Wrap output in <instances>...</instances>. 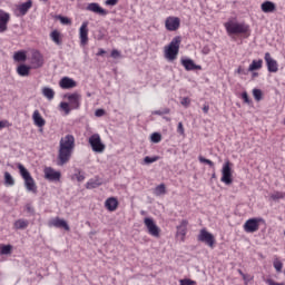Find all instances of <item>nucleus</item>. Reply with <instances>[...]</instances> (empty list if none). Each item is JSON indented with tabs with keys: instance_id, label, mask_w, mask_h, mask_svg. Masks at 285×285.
<instances>
[{
	"instance_id": "obj_1",
	"label": "nucleus",
	"mask_w": 285,
	"mask_h": 285,
	"mask_svg": "<svg viewBox=\"0 0 285 285\" xmlns=\"http://www.w3.org/2000/svg\"><path fill=\"white\" fill-rule=\"evenodd\" d=\"M72 150H75V136L66 135L60 139L58 150V166H66L72 157Z\"/></svg>"
},
{
	"instance_id": "obj_2",
	"label": "nucleus",
	"mask_w": 285,
	"mask_h": 285,
	"mask_svg": "<svg viewBox=\"0 0 285 285\" xmlns=\"http://www.w3.org/2000/svg\"><path fill=\"white\" fill-rule=\"evenodd\" d=\"M181 43V37L176 36L173 38L170 43L165 47V58L168 59V61H175L177 59V55H179V46Z\"/></svg>"
},
{
	"instance_id": "obj_3",
	"label": "nucleus",
	"mask_w": 285,
	"mask_h": 285,
	"mask_svg": "<svg viewBox=\"0 0 285 285\" xmlns=\"http://www.w3.org/2000/svg\"><path fill=\"white\" fill-rule=\"evenodd\" d=\"M225 29L227 31V35H229V37L232 35H246V32H248L249 27L246 23H239V22H235V21H228L225 22Z\"/></svg>"
},
{
	"instance_id": "obj_4",
	"label": "nucleus",
	"mask_w": 285,
	"mask_h": 285,
	"mask_svg": "<svg viewBox=\"0 0 285 285\" xmlns=\"http://www.w3.org/2000/svg\"><path fill=\"white\" fill-rule=\"evenodd\" d=\"M220 181L226 184V186H230V184H233V164L230 160H227L223 165Z\"/></svg>"
},
{
	"instance_id": "obj_5",
	"label": "nucleus",
	"mask_w": 285,
	"mask_h": 285,
	"mask_svg": "<svg viewBox=\"0 0 285 285\" xmlns=\"http://www.w3.org/2000/svg\"><path fill=\"white\" fill-rule=\"evenodd\" d=\"M89 145L94 153H104V150H106V145L101 141V136H99V134H94L89 137Z\"/></svg>"
},
{
	"instance_id": "obj_6",
	"label": "nucleus",
	"mask_w": 285,
	"mask_h": 285,
	"mask_svg": "<svg viewBox=\"0 0 285 285\" xmlns=\"http://www.w3.org/2000/svg\"><path fill=\"white\" fill-rule=\"evenodd\" d=\"M262 222H264V218H249L245 222L243 228L245 233H257V230H259V224H262Z\"/></svg>"
},
{
	"instance_id": "obj_7",
	"label": "nucleus",
	"mask_w": 285,
	"mask_h": 285,
	"mask_svg": "<svg viewBox=\"0 0 285 285\" xmlns=\"http://www.w3.org/2000/svg\"><path fill=\"white\" fill-rule=\"evenodd\" d=\"M198 242L206 244L209 248H215V236L210 232L206 230V228L200 229Z\"/></svg>"
},
{
	"instance_id": "obj_8",
	"label": "nucleus",
	"mask_w": 285,
	"mask_h": 285,
	"mask_svg": "<svg viewBox=\"0 0 285 285\" xmlns=\"http://www.w3.org/2000/svg\"><path fill=\"white\" fill-rule=\"evenodd\" d=\"M144 224L149 233V235H151V237H159V226H157V224L155 223V219L150 218V217H146L144 219Z\"/></svg>"
},
{
	"instance_id": "obj_9",
	"label": "nucleus",
	"mask_w": 285,
	"mask_h": 285,
	"mask_svg": "<svg viewBox=\"0 0 285 285\" xmlns=\"http://www.w3.org/2000/svg\"><path fill=\"white\" fill-rule=\"evenodd\" d=\"M65 99H68V104L71 110H79L81 106V95L73 92L65 95Z\"/></svg>"
},
{
	"instance_id": "obj_10",
	"label": "nucleus",
	"mask_w": 285,
	"mask_h": 285,
	"mask_svg": "<svg viewBox=\"0 0 285 285\" xmlns=\"http://www.w3.org/2000/svg\"><path fill=\"white\" fill-rule=\"evenodd\" d=\"M181 24V20L178 17H168L165 21V28L169 32H175L179 30V26Z\"/></svg>"
},
{
	"instance_id": "obj_11",
	"label": "nucleus",
	"mask_w": 285,
	"mask_h": 285,
	"mask_svg": "<svg viewBox=\"0 0 285 285\" xmlns=\"http://www.w3.org/2000/svg\"><path fill=\"white\" fill-rule=\"evenodd\" d=\"M45 178L48 179V181H59V179H61V171H57L52 167H46Z\"/></svg>"
},
{
	"instance_id": "obj_12",
	"label": "nucleus",
	"mask_w": 285,
	"mask_h": 285,
	"mask_svg": "<svg viewBox=\"0 0 285 285\" xmlns=\"http://www.w3.org/2000/svg\"><path fill=\"white\" fill-rule=\"evenodd\" d=\"M264 59L266 61L268 72H277L279 70V65H277V60L271 57V52H266Z\"/></svg>"
},
{
	"instance_id": "obj_13",
	"label": "nucleus",
	"mask_w": 285,
	"mask_h": 285,
	"mask_svg": "<svg viewBox=\"0 0 285 285\" xmlns=\"http://www.w3.org/2000/svg\"><path fill=\"white\" fill-rule=\"evenodd\" d=\"M181 66H184L185 70H187L188 72L193 71V70H202V66L196 65L195 61L190 58H183L180 60Z\"/></svg>"
},
{
	"instance_id": "obj_14",
	"label": "nucleus",
	"mask_w": 285,
	"mask_h": 285,
	"mask_svg": "<svg viewBox=\"0 0 285 285\" xmlns=\"http://www.w3.org/2000/svg\"><path fill=\"white\" fill-rule=\"evenodd\" d=\"M86 10H88L89 12H95V14H100V17H106V14H108V11L101 8V6H99V3L97 2L89 3Z\"/></svg>"
},
{
	"instance_id": "obj_15",
	"label": "nucleus",
	"mask_w": 285,
	"mask_h": 285,
	"mask_svg": "<svg viewBox=\"0 0 285 285\" xmlns=\"http://www.w3.org/2000/svg\"><path fill=\"white\" fill-rule=\"evenodd\" d=\"M59 86H60V88H62V90H70L72 88H77V81H75V79H72L70 77H63L59 81Z\"/></svg>"
},
{
	"instance_id": "obj_16",
	"label": "nucleus",
	"mask_w": 285,
	"mask_h": 285,
	"mask_svg": "<svg viewBox=\"0 0 285 285\" xmlns=\"http://www.w3.org/2000/svg\"><path fill=\"white\" fill-rule=\"evenodd\" d=\"M79 37L81 46H86L88 43V21L82 22L79 29Z\"/></svg>"
},
{
	"instance_id": "obj_17",
	"label": "nucleus",
	"mask_w": 285,
	"mask_h": 285,
	"mask_svg": "<svg viewBox=\"0 0 285 285\" xmlns=\"http://www.w3.org/2000/svg\"><path fill=\"white\" fill-rule=\"evenodd\" d=\"M49 226H53L55 228H63V230H70V225L62 218L56 217L50 223Z\"/></svg>"
},
{
	"instance_id": "obj_18",
	"label": "nucleus",
	"mask_w": 285,
	"mask_h": 285,
	"mask_svg": "<svg viewBox=\"0 0 285 285\" xmlns=\"http://www.w3.org/2000/svg\"><path fill=\"white\" fill-rule=\"evenodd\" d=\"M10 21V13L0 10V32L8 30V22Z\"/></svg>"
},
{
	"instance_id": "obj_19",
	"label": "nucleus",
	"mask_w": 285,
	"mask_h": 285,
	"mask_svg": "<svg viewBox=\"0 0 285 285\" xmlns=\"http://www.w3.org/2000/svg\"><path fill=\"white\" fill-rule=\"evenodd\" d=\"M31 66L33 68H41L43 66V56L39 51H33L31 55Z\"/></svg>"
},
{
	"instance_id": "obj_20",
	"label": "nucleus",
	"mask_w": 285,
	"mask_h": 285,
	"mask_svg": "<svg viewBox=\"0 0 285 285\" xmlns=\"http://www.w3.org/2000/svg\"><path fill=\"white\" fill-rule=\"evenodd\" d=\"M105 207L107 210H109V213H115V210H117L119 207V200H117L115 197H109L105 202Z\"/></svg>"
},
{
	"instance_id": "obj_21",
	"label": "nucleus",
	"mask_w": 285,
	"mask_h": 285,
	"mask_svg": "<svg viewBox=\"0 0 285 285\" xmlns=\"http://www.w3.org/2000/svg\"><path fill=\"white\" fill-rule=\"evenodd\" d=\"M261 10L262 12H265L266 14L271 13V12H275V10H277V4H275V2L273 1H265L261 4Z\"/></svg>"
},
{
	"instance_id": "obj_22",
	"label": "nucleus",
	"mask_w": 285,
	"mask_h": 285,
	"mask_svg": "<svg viewBox=\"0 0 285 285\" xmlns=\"http://www.w3.org/2000/svg\"><path fill=\"white\" fill-rule=\"evenodd\" d=\"M24 188H27L28 193L37 195V183H35V178H32V176L24 178Z\"/></svg>"
},
{
	"instance_id": "obj_23",
	"label": "nucleus",
	"mask_w": 285,
	"mask_h": 285,
	"mask_svg": "<svg viewBox=\"0 0 285 285\" xmlns=\"http://www.w3.org/2000/svg\"><path fill=\"white\" fill-rule=\"evenodd\" d=\"M32 119L35 126H37L38 128H43V126H46V119H43L39 110L33 111Z\"/></svg>"
},
{
	"instance_id": "obj_24",
	"label": "nucleus",
	"mask_w": 285,
	"mask_h": 285,
	"mask_svg": "<svg viewBox=\"0 0 285 285\" xmlns=\"http://www.w3.org/2000/svg\"><path fill=\"white\" fill-rule=\"evenodd\" d=\"M30 70H32V67H30L26 63H21L17 67V72L20 77H29Z\"/></svg>"
},
{
	"instance_id": "obj_25",
	"label": "nucleus",
	"mask_w": 285,
	"mask_h": 285,
	"mask_svg": "<svg viewBox=\"0 0 285 285\" xmlns=\"http://www.w3.org/2000/svg\"><path fill=\"white\" fill-rule=\"evenodd\" d=\"M187 226H188V220L186 219L181 220L180 225L177 226V232H176L177 237H181V239L186 237Z\"/></svg>"
},
{
	"instance_id": "obj_26",
	"label": "nucleus",
	"mask_w": 285,
	"mask_h": 285,
	"mask_svg": "<svg viewBox=\"0 0 285 285\" xmlns=\"http://www.w3.org/2000/svg\"><path fill=\"white\" fill-rule=\"evenodd\" d=\"M30 8H32V0H28L27 2L21 3L18 7V10H19L21 17H26V14H28V11L30 10Z\"/></svg>"
},
{
	"instance_id": "obj_27",
	"label": "nucleus",
	"mask_w": 285,
	"mask_h": 285,
	"mask_svg": "<svg viewBox=\"0 0 285 285\" xmlns=\"http://www.w3.org/2000/svg\"><path fill=\"white\" fill-rule=\"evenodd\" d=\"M30 222L26 219H18L13 223L16 230H26V228H28Z\"/></svg>"
},
{
	"instance_id": "obj_28",
	"label": "nucleus",
	"mask_w": 285,
	"mask_h": 285,
	"mask_svg": "<svg viewBox=\"0 0 285 285\" xmlns=\"http://www.w3.org/2000/svg\"><path fill=\"white\" fill-rule=\"evenodd\" d=\"M264 63V60H253L252 63L248 67V72H255V70H262V66Z\"/></svg>"
},
{
	"instance_id": "obj_29",
	"label": "nucleus",
	"mask_w": 285,
	"mask_h": 285,
	"mask_svg": "<svg viewBox=\"0 0 285 285\" xmlns=\"http://www.w3.org/2000/svg\"><path fill=\"white\" fill-rule=\"evenodd\" d=\"M50 39L56 43V46H61V32H59V30H53L50 33Z\"/></svg>"
},
{
	"instance_id": "obj_30",
	"label": "nucleus",
	"mask_w": 285,
	"mask_h": 285,
	"mask_svg": "<svg viewBox=\"0 0 285 285\" xmlns=\"http://www.w3.org/2000/svg\"><path fill=\"white\" fill-rule=\"evenodd\" d=\"M17 168L19 169L22 179H28L32 177V175H30V171H28L27 168L23 165H21V163L17 164Z\"/></svg>"
},
{
	"instance_id": "obj_31",
	"label": "nucleus",
	"mask_w": 285,
	"mask_h": 285,
	"mask_svg": "<svg viewBox=\"0 0 285 285\" xmlns=\"http://www.w3.org/2000/svg\"><path fill=\"white\" fill-rule=\"evenodd\" d=\"M42 95L43 97L49 99V101H52V99H55V90H52V88L50 87L42 88Z\"/></svg>"
},
{
	"instance_id": "obj_32",
	"label": "nucleus",
	"mask_w": 285,
	"mask_h": 285,
	"mask_svg": "<svg viewBox=\"0 0 285 285\" xmlns=\"http://www.w3.org/2000/svg\"><path fill=\"white\" fill-rule=\"evenodd\" d=\"M101 180L99 179H90L87 185L86 188H88L89 190H92V188H99V186H101Z\"/></svg>"
},
{
	"instance_id": "obj_33",
	"label": "nucleus",
	"mask_w": 285,
	"mask_h": 285,
	"mask_svg": "<svg viewBox=\"0 0 285 285\" xmlns=\"http://www.w3.org/2000/svg\"><path fill=\"white\" fill-rule=\"evenodd\" d=\"M14 61H26L28 59V56L26 55V51H17L13 55Z\"/></svg>"
},
{
	"instance_id": "obj_34",
	"label": "nucleus",
	"mask_w": 285,
	"mask_h": 285,
	"mask_svg": "<svg viewBox=\"0 0 285 285\" xmlns=\"http://www.w3.org/2000/svg\"><path fill=\"white\" fill-rule=\"evenodd\" d=\"M154 194L159 197L161 195H166V185L165 184H160L158 185L155 190H154Z\"/></svg>"
},
{
	"instance_id": "obj_35",
	"label": "nucleus",
	"mask_w": 285,
	"mask_h": 285,
	"mask_svg": "<svg viewBox=\"0 0 285 285\" xmlns=\"http://www.w3.org/2000/svg\"><path fill=\"white\" fill-rule=\"evenodd\" d=\"M56 19H58V21H60V23H62V26H70L72 23V20H70V18L66 17V16H56Z\"/></svg>"
},
{
	"instance_id": "obj_36",
	"label": "nucleus",
	"mask_w": 285,
	"mask_h": 285,
	"mask_svg": "<svg viewBox=\"0 0 285 285\" xmlns=\"http://www.w3.org/2000/svg\"><path fill=\"white\" fill-rule=\"evenodd\" d=\"M4 184L6 186H14V178L8 171L4 173Z\"/></svg>"
},
{
	"instance_id": "obj_37",
	"label": "nucleus",
	"mask_w": 285,
	"mask_h": 285,
	"mask_svg": "<svg viewBox=\"0 0 285 285\" xmlns=\"http://www.w3.org/2000/svg\"><path fill=\"white\" fill-rule=\"evenodd\" d=\"M12 253V245H2L0 247V255H10Z\"/></svg>"
},
{
	"instance_id": "obj_38",
	"label": "nucleus",
	"mask_w": 285,
	"mask_h": 285,
	"mask_svg": "<svg viewBox=\"0 0 285 285\" xmlns=\"http://www.w3.org/2000/svg\"><path fill=\"white\" fill-rule=\"evenodd\" d=\"M155 161H159V156H154V157L146 156L144 158V164H146L147 166H150V164H155Z\"/></svg>"
},
{
	"instance_id": "obj_39",
	"label": "nucleus",
	"mask_w": 285,
	"mask_h": 285,
	"mask_svg": "<svg viewBox=\"0 0 285 285\" xmlns=\"http://www.w3.org/2000/svg\"><path fill=\"white\" fill-rule=\"evenodd\" d=\"M198 161H200V164H207L210 168H215V163L208 158H204V156H198Z\"/></svg>"
},
{
	"instance_id": "obj_40",
	"label": "nucleus",
	"mask_w": 285,
	"mask_h": 285,
	"mask_svg": "<svg viewBox=\"0 0 285 285\" xmlns=\"http://www.w3.org/2000/svg\"><path fill=\"white\" fill-rule=\"evenodd\" d=\"M253 97L256 101H262V97H263V94H262V89H253Z\"/></svg>"
},
{
	"instance_id": "obj_41",
	"label": "nucleus",
	"mask_w": 285,
	"mask_h": 285,
	"mask_svg": "<svg viewBox=\"0 0 285 285\" xmlns=\"http://www.w3.org/2000/svg\"><path fill=\"white\" fill-rule=\"evenodd\" d=\"M284 197H285V194L282 191H276L271 195V199H273V202H278V199H284Z\"/></svg>"
},
{
	"instance_id": "obj_42",
	"label": "nucleus",
	"mask_w": 285,
	"mask_h": 285,
	"mask_svg": "<svg viewBox=\"0 0 285 285\" xmlns=\"http://www.w3.org/2000/svg\"><path fill=\"white\" fill-rule=\"evenodd\" d=\"M150 139H151L153 144H159V141H161V134L154 132V134H151Z\"/></svg>"
},
{
	"instance_id": "obj_43",
	"label": "nucleus",
	"mask_w": 285,
	"mask_h": 285,
	"mask_svg": "<svg viewBox=\"0 0 285 285\" xmlns=\"http://www.w3.org/2000/svg\"><path fill=\"white\" fill-rule=\"evenodd\" d=\"M273 266L277 273H282V268H284V264L281 261H274Z\"/></svg>"
},
{
	"instance_id": "obj_44",
	"label": "nucleus",
	"mask_w": 285,
	"mask_h": 285,
	"mask_svg": "<svg viewBox=\"0 0 285 285\" xmlns=\"http://www.w3.org/2000/svg\"><path fill=\"white\" fill-rule=\"evenodd\" d=\"M60 108L63 110L66 115H70V104L68 102H60Z\"/></svg>"
},
{
	"instance_id": "obj_45",
	"label": "nucleus",
	"mask_w": 285,
	"mask_h": 285,
	"mask_svg": "<svg viewBox=\"0 0 285 285\" xmlns=\"http://www.w3.org/2000/svg\"><path fill=\"white\" fill-rule=\"evenodd\" d=\"M75 177H76L77 181H83V179H86V176L79 169H76Z\"/></svg>"
},
{
	"instance_id": "obj_46",
	"label": "nucleus",
	"mask_w": 285,
	"mask_h": 285,
	"mask_svg": "<svg viewBox=\"0 0 285 285\" xmlns=\"http://www.w3.org/2000/svg\"><path fill=\"white\" fill-rule=\"evenodd\" d=\"M180 285H197V282L189 278H184V279H180Z\"/></svg>"
},
{
	"instance_id": "obj_47",
	"label": "nucleus",
	"mask_w": 285,
	"mask_h": 285,
	"mask_svg": "<svg viewBox=\"0 0 285 285\" xmlns=\"http://www.w3.org/2000/svg\"><path fill=\"white\" fill-rule=\"evenodd\" d=\"M153 114L154 115H159V116H161V115H169L170 114V109L165 108V109L156 110Z\"/></svg>"
},
{
	"instance_id": "obj_48",
	"label": "nucleus",
	"mask_w": 285,
	"mask_h": 285,
	"mask_svg": "<svg viewBox=\"0 0 285 285\" xmlns=\"http://www.w3.org/2000/svg\"><path fill=\"white\" fill-rule=\"evenodd\" d=\"M242 99L245 101V104H250V97H248V92L243 91Z\"/></svg>"
},
{
	"instance_id": "obj_49",
	"label": "nucleus",
	"mask_w": 285,
	"mask_h": 285,
	"mask_svg": "<svg viewBox=\"0 0 285 285\" xmlns=\"http://www.w3.org/2000/svg\"><path fill=\"white\" fill-rule=\"evenodd\" d=\"M237 75H248V69H244V67L239 66L236 70Z\"/></svg>"
},
{
	"instance_id": "obj_50",
	"label": "nucleus",
	"mask_w": 285,
	"mask_h": 285,
	"mask_svg": "<svg viewBox=\"0 0 285 285\" xmlns=\"http://www.w3.org/2000/svg\"><path fill=\"white\" fill-rule=\"evenodd\" d=\"M111 57H112V59H119V57H121V52H119V50H117V49H114L111 51Z\"/></svg>"
},
{
	"instance_id": "obj_51",
	"label": "nucleus",
	"mask_w": 285,
	"mask_h": 285,
	"mask_svg": "<svg viewBox=\"0 0 285 285\" xmlns=\"http://www.w3.org/2000/svg\"><path fill=\"white\" fill-rule=\"evenodd\" d=\"M181 106H185L186 108H188V106H190V99L188 98H183L180 101Z\"/></svg>"
},
{
	"instance_id": "obj_52",
	"label": "nucleus",
	"mask_w": 285,
	"mask_h": 285,
	"mask_svg": "<svg viewBox=\"0 0 285 285\" xmlns=\"http://www.w3.org/2000/svg\"><path fill=\"white\" fill-rule=\"evenodd\" d=\"M96 117H104L106 115V110L104 109H97L95 111Z\"/></svg>"
},
{
	"instance_id": "obj_53",
	"label": "nucleus",
	"mask_w": 285,
	"mask_h": 285,
	"mask_svg": "<svg viewBox=\"0 0 285 285\" xmlns=\"http://www.w3.org/2000/svg\"><path fill=\"white\" fill-rule=\"evenodd\" d=\"M106 6H117L119 3V0H106Z\"/></svg>"
},
{
	"instance_id": "obj_54",
	"label": "nucleus",
	"mask_w": 285,
	"mask_h": 285,
	"mask_svg": "<svg viewBox=\"0 0 285 285\" xmlns=\"http://www.w3.org/2000/svg\"><path fill=\"white\" fill-rule=\"evenodd\" d=\"M177 132H179V135H184V124L178 122Z\"/></svg>"
},
{
	"instance_id": "obj_55",
	"label": "nucleus",
	"mask_w": 285,
	"mask_h": 285,
	"mask_svg": "<svg viewBox=\"0 0 285 285\" xmlns=\"http://www.w3.org/2000/svg\"><path fill=\"white\" fill-rule=\"evenodd\" d=\"M26 208H27V213H30V215H35V207L27 205Z\"/></svg>"
},
{
	"instance_id": "obj_56",
	"label": "nucleus",
	"mask_w": 285,
	"mask_h": 285,
	"mask_svg": "<svg viewBox=\"0 0 285 285\" xmlns=\"http://www.w3.org/2000/svg\"><path fill=\"white\" fill-rule=\"evenodd\" d=\"M267 284L268 285H285L284 283H276L275 281H273L271 278L267 279Z\"/></svg>"
},
{
	"instance_id": "obj_57",
	"label": "nucleus",
	"mask_w": 285,
	"mask_h": 285,
	"mask_svg": "<svg viewBox=\"0 0 285 285\" xmlns=\"http://www.w3.org/2000/svg\"><path fill=\"white\" fill-rule=\"evenodd\" d=\"M209 110H210V107L208 105H204L203 112H205V115H208Z\"/></svg>"
},
{
	"instance_id": "obj_58",
	"label": "nucleus",
	"mask_w": 285,
	"mask_h": 285,
	"mask_svg": "<svg viewBox=\"0 0 285 285\" xmlns=\"http://www.w3.org/2000/svg\"><path fill=\"white\" fill-rule=\"evenodd\" d=\"M102 55H106V50L99 49V51L97 52V57H102Z\"/></svg>"
},
{
	"instance_id": "obj_59",
	"label": "nucleus",
	"mask_w": 285,
	"mask_h": 285,
	"mask_svg": "<svg viewBox=\"0 0 285 285\" xmlns=\"http://www.w3.org/2000/svg\"><path fill=\"white\" fill-rule=\"evenodd\" d=\"M6 124H8V121L0 120V130L6 128Z\"/></svg>"
},
{
	"instance_id": "obj_60",
	"label": "nucleus",
	"mask_w": 285,
	"mask_h": 285,
	"mask_svg": "<svg viewBox=\"0 0 285 285\" xmlns=\"http://www.w3.org/2000/svg\"><path fill=\"white\" fill-rule=\"evenodd\" d=\"M252 77H253V79H255V77H259V73L258 72H253Z\"/></svg>"
},
{
	"instance_id": "obj_61",
	"label": "nucleus",
	"mask_w": 285,
	"mask_h": 285,
	"mask_svg": "<svg viewBox=\"0 0 285 285\" xmlns=\"http://www.w3.org/2000/svg\"><path fill=\"white\" fill-rule=\"evenodd\" d=\"M204 55H208V52H206V48L203 49Z\"/></svg>"
},
{
	"instance_id": "obj_62",
	"label": "nucleus",
	"mask_w": 285,
	"mask_h": 285,
	"mask_svg": "<svg viewBox=\"0 0 285 285\" xmlns=\"http://www.w3.org/2000/svg\"><path fill=\"white\" fill-rule=\"evenodd\" d=\"M204 55H208V52H206V48L203 49Z\"/></svg>"
},
{
	"instance_id": "obj_63",
	"label": "nucleus",
	"mask_w": 285,
	"mask_h": 285,
	"mask_svg": "<svg viewBox=\"0 0 285 285\" xmlns=\"http://www.w3.org/2000/svg\"><path fill=\"white\" fill-rule=\"evenodd\" d=\"M141 215H146V212L142 210V212H141Z\"/></svg>"
},
{
	"instance_id": "obj_64",
	"label": "nucleus",
	"mask_w": 285,
	"mask_h": 285,
	"mask_svg": "<svg viewBox=\"0 0 285 285\" xmlns=\"http://www.w3.org/2000/svg\"><path fill=\"white\" fill-rule=\"evenodd\" d=\"M238 273H239L240 275H243L242 269H239Z\"/></svg>"
}]
</instances>
